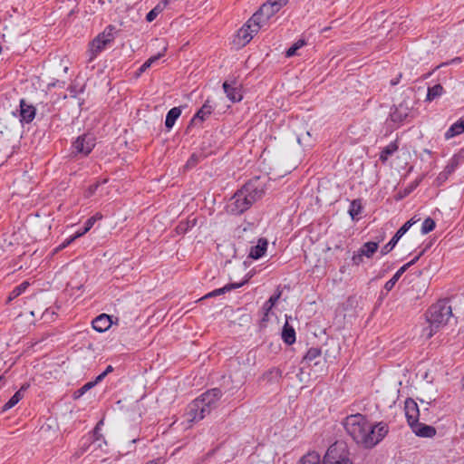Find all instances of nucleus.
<instances>
[{
    "label": "nucleus",
    "instance_id": "27",
    "mask_svg": "<svg viewBox=\"0 0 464 464\" xmlns=\"http://www.w3.org/2000/svg\"><path fill=\"white\" fill-rule=\"evenodd\" d=\"M168 5L167 0H162L152 10H150L146 15V20L148 22H152L166 7Z\"/></svg>",
    "mask_w": 464,
    "mask_h": 464
},
{
    "label": "nucleus",
    "instance_id": "43",
    "mask_svg": "<svg viewBox=\"0 0 464 464\" xmlns=\"http://www.w3.org/2000/svg\"><path fill=\"white\" fill-rule=\"evenodd\" d=\"M101 185L100 182H97V183H94L92 185H91L85 191H84V197L85 198H90L92 197L95 191L97 190V188H99V186Z\"/></svg>",
    "mask_w": 464,
    "mask_h": 464
},
{
    "label": "nucleus",
    "instance_id": "23",
    "mask_svg": "<svg viewBox=\"0 0 464 464\" xmlns=\"http://www.w3.org/2000/svg\"><path fill=\"white\" fill-rule=\"evenodd\" d=\"M180 114H181V110L179 107H174V108L170 109L168 111L166 120H165L166 128L171 129L174 126L177 119L180 116Z\"/></svg>",
    "mask_w": 464,
    "mask_h": 464
},
{
    "label": "nucleus",
    "instance_id": "59",
    "mask_svg": "<svg viewBox=\"0 0 464 464\" xmlns=\"http://www.w3.org/2000/svg\"><path fill=\"white\" fill-rule=\"evenodd\" d=\"M460 121H461V122H462V123H463V125H464V120H460Z\"/></svg>",
    "mask_w": 464,
    "mask_h": 464
},
{
    "label": "nucleus",
    "instance_id": "17",
    "mask_svg": "<svg viewBox=\"0 0 464 464\" xmlns=\"http://www.w3.org/2000/svg\"><path fill=\"white\" fill-rule=\"evenodd\" d=\"M268 242L266 238H259L257 244L251 247L249 257L258 259L264 256L266 251Z\"/></svg>",
    "mask_w": 464,
    "mask_h": 464
},
{
    "label": "nucleus",
    "instance_id": "53",
    "mask_svg": "<svg viewBox=\"0 0 464 464\" xmlns=\"http://www.w3.org/2000/svg\"><path fill=\"white\" fill-rule=\"evenodd\" d=\"M263 313L265 314V311H263ZM266 320H267V316H266V315L264 314V316H263V318H262V321H263V322H265V321H266Z\"/></svg>",
    "mask_w": 464,
    "mask_h": 464
},
{
    "label": "nucleus",
    "instance_id": "55",
    "mask_svg": "<svg viewBox=\"0 0 464 464\" xmlns=\"http://www.w3.org/2000/svg\"><path fill=\"white\" fill-rule=\"evenodd\" d=\"M70 243V241H68L67 243H63L61 247H64L66 245H68Z\"/></svg>",
    "mask_w": 464,
    "mask_h": 464
},
{
    "label": "nucleus",
    "instance_id": "28",
    "mask_svg": "<svg viewBox=\"0 0 464 464\" xmlns=\"http://www.w3.org/2000/svg\"><path fill=\"white\" fill-rule=\"evenodd\" d=\"M116 27L114 25L107 26L102 33L98 34L102 40H104L105 44L111 43L115 38Z\"/></svg>",
    "mask_w": 464,
    "mask_h": 464
},
{
    "label": "nucleus",
    "instance_id": "19",
    "mask_svg": "<svg viewBox=\"0 0 464 464\" xmlns=\"http://www.w3.org/2000/svg\"><path fill=\"white\" fill-rule=\"evenodd\" d=\"M213 111V106L209 101H207L198 111L194 115L191 122L203 121H205Z\"/></svg>",
    "mask_w": 464,
    "mask_h": 464
},
{
    "label": "nucleus",
    "instance_id": "32",
    "mask_svg": "<svg viewBox=\"0 0 464 464\" xmlns=\"http://www.w3.org/2000/svg\"><path fill=\"white\" fill-rule=\"evenodd\" d=\"M443 93V87L440 84H435L432 87L428 88V93L426 100L430 102L440 97Z\"/></svg>",
    "mask_w": 464,
    "mask_h": 464
},
{
    "label": "nucleus",
    "instance_id": "1",
    "mask_svg": "<svg viewBox=\"0 0 464 464\" xmlns=\"http://www.w3.org/2000/svg\"><path fill=\"white\" fill-rule=\"evenodd\" d=\"M343 426L349 436L359 445L371 449L377 445L388 433V426L383 422L372 425L361 414H352L343 420Z\"/></svg>",
    "mask_w": 464,
    "mask_h": 464
},
{
    "label": "nucleus",
    "instance_id": "26",
    "mask_svg": "<svg viewBox=\"0 0 464 464\" xmlns=\"http://www.w3.org/2000/svg\"><path fill=\"white\" fill-rule=\"evenodd\" d=\"M409 268V265H403L394 275L393 276L386 282V284L384 285V288L386 291H391L395 284L397 283V281L399 280V278L402 276V274Z\"/></svg>",
    "mask_w": 464,
    "mask_h": 464
},
{
    "label": "nucleus",
    "instance_id": "37",
    "mask_svg": "<svg viewBox=\"0 0 464 464\" xmlns=\"http://www.w3.org/2000/svg\"><path fill=\"white\" fill-rule=\"evenodd\" d=\"M362 211V203L359 199H354L351 202L350 208H349V214L352 217V218H354L356 216H358Z\"/></svg>",
    "mask_w": 464,
    "mask_h": 464
},
{
    "label": "nucleus",
    "instance_id": "47",
    "mask_svg": "<svg viewBox=\"0 0 464 464\" xmlns=\"http://www.w3.org/2000/svg\"><path fill=\"white\" fill-rule=\"evenodd\" d=\"M197 161H198V157L195 154H193L188 160L186 167L187 168L193 167L196 165Z\"/></svg>",
    "mask_w": 464,
    "mask_h": 464
},
{
    "label": "nucleus",
    "instance_id": "24",
    "mask_svg": "<svg viewBox=\"0 0 464 464\" xmlns=\"http://www.w3.org/2000/svg\"><path fill=\"white\" fill-rule=\"evenodd\" d=\"M167 51V47L164 46L162 51L160 52L158 54L151 56L149 58L138 70L137 75H140L142 72H144L147 69H149L152 63L157 62L160 57H162Z\"/></svg>",
    "mask_w": 464,
    "mask_h": 464
},
{
    "label": "nucleus",
    "instance_id": "5",
    "mask_svg": "<svg viewBox=\"0 0 464 464\" xmlns=\"http://www.w3.org/2000/svg\"><path fill=\"white\" fill-rule=\"evenodd\" d=\"M95 146V138L92 134H83L72 143V154L87 156Z\"/></svg>",
    "mask_w": 464,
    "mask_h": 464
},
{
    "label": "nucleus",
    "instance_id": "57",
    "mask_svg": "<svg viewBox=\"0 0 464 464\" xmlns=\"http://www.w3.org/2000/svg\"><path fill=\"white\" fill-rule=\"evenodd\" d=\"M301 140H302V138H301V137H298V138H297V140H298V142H299V143H301Z\"/></svg>",
    "mask_w": 464,
    "mask_h": 464
},
{
    "label": "nucleus",
    "instance_id": "3",
    "mask_svg": "<svg viewBox=\"0 0 464 464\" xmlns=\"http://www.w3.org/2000/svg\"><path fill=\"white\" fill-rule=\"evenodd\" d=\"M452 316V306L449 299H442L432 304L427 312V320L430 324L427 338H430L440 328L446 326Z\"/></svg>",
    "mask_w": 464,
    "mask_h": 464
},
{
    "label": "nucleus",
    "instance_id": "11",
    "mask_svg": "<svg viewBox=\"0 0 464 464\" xmlns=\"http://www.w3.org/2000/svg\"><path fill=\"white\" fill-rule=\"evenodd\" d=\"M404 411L410 427L419 421L420 411L418 404L413 399L408 398L405 401Z\"/></svg>",
    "mask_w": 464,
    "mask_h": 464
},
{
    "label": "nucleus",
    "instance_id": "10",
    "mask_svg": "<svg viewBox=\"0 0 464 464\" xmlns=\"http://www.w3.org/2000/svg\"><path fill=\"white\" fill-rule=\"evenodd\" d=\"M279 10L275 6V5L268 0L252 15L253 21L258 22L262 26L263 24L266 23Z\"/></svg>",
    "mask_w": 464,
    "mask_h": 464
},
{
    "label": "nucleus",
    "instance_id": "15",
    "mask_svg": "<svg viewBox=\"0 0 464 464\" xmlns=\"http://www.w3.org/2000/svg\"><path fill=\"white\" fill-rule=\"evenodd\" d=\"M92 324L95 331L103 333L111 326V316L106 314H102L92 321Z\"/></svg>",
    "mask_w": 464,
    "mask_h": 464
},
{
    "label": "nucleus",
    "instance_id": "25",
    "mask_svg": "<svg viewBox=\"0 0 464 464\" xmlns=\"http://www.w3.org/2000/svg\"><path fill=\"white\" fill-rule=\"evenodd\" d=\"M464 132V125L461 121L452 124L445 133V139L450 140Z\"/></svg>",
    "mask_w": 464,
    "mask_h": 464
},
{
    "label": "nucleus",
    "instance_id": "54",
    "mask_svg": "<svg viewBox=\"0 0 464 464\" xmlns=\"http://www.w3.org/2000/svg\"><path fill=\"white\" fill-rule=\"evenodd\" d=\"M397 83H398V81H397V80L392 81V85H395V84H397Z\"/></svg>",
    "mask_w": 464,
    "mask_h": 464
},
{
    "label": "nucleus",
    "instance_id": "61",
    "mask_svg": "<svg viewBox=\"0 0 464 464\" xmlns=\"http://www.w3.org/2000/svg\"><path fill=\"white\" fill-rule=\"evenodd\" d=\"M460 121H461V122H462V123H463V125H464V120H460Z\"/></svg>",
    "mask_w": 464,
    "mask_h": 464
},
{
    "label": "nucleus",
    "instance_id": "40",
    "mask_svg": "<svg viewBox=\"0 0 464 464\" xmlns=\"http://www.w3.org/2000/svg\"><path fill=\"white\" fill-rule=\"evenodd\" d=\"M281 375L282 372L278 368H273L265 373L264 378L268 379V381H277L281 378Z\"/></svg>",
    "mask_w": 464,
    "mask_h": 464
},
{
    "label": "nucleus",
    "instance_id": "36",
    "mask_svg": "<svg viewBox=\"0 0 464 464\" xmlns=\"http://www.w3.org/2000/svg\"><path fill=\"white\" fill-rule=\"evenodd\" d=\"M246 282V280L239 283V284H228L227 285H225L224 287H221V288H218V289H216L214 290V295H216V296L218 295H223L232 289H236V288H239L241 287Z\"/></svg>",
    "mask_w": 464,
    "mask_h": 464
},
{
    "label": "nucleus",
    "instance_id": "21",
    "mask_svg": "<svg viewBox=\"0 0 464 464\" xmlns=\"http://www.w3.org/2000/svg\"><path fill=\"white\" fill-rule=\"evenodd\" d=\"M26 390L25 386H23L19 391H17L10 400L3 406L2 411H6L15 406L24 397V392Z\"/></svg>",
    "mask_w": 464,
    "mask_h": 464
},
{
    "label": "nucleus",
    "instance_id": "38",
    "mask_svg": "<svg viewBox=\"0 0 464 464\" xmlns=\"http://www.w3.org/2000/svg\"><path fill=\"white\" fill-rule=\"evenodd\" d=\"M458 165L459 159L455 156L450 160V162L446 166L445 169L442 171V176H444V178L447 179L448 176L455 170Z\"/></svg>",
    "mask_w": 464,
    "mask_h": 464
},
{
    "label": "nucleus",
    "instance_id": "22",
    "mask_svg": "<svg viewBox=\"0 0 464 464\" xmlns=\"http://www.w3.org/2000/svg\"><path fill=\"white\" fill-rule=\"evenodd\" d=\"M282 339L287 344H293L295 342V329L287 322L283 327Z\"/></svg>",
    "mask_w": 464,
    "mask_h": 464
},
{
    "label": "nucleus",
    "instance_id": "30",
    "mask_svg": "<svg viewBox=\"0 0 464 464\" xmlns=\"http://www.w3.org/2000/svg\"><path fill=\"white\" fill-rule=\"evenodd\" d=\"M397 150H398V145L396 144V142L390 143L385 148H383V150H382V152L380 154V160L382 162L387 161L389 157L392 156Z\"/></svg>",
    "mask_w": 464,
    "mask_h": 464
},
{
    "label": "nucleus",
    "instance_id": "51",
    "mask_svg": "<svg viewBox=\"0 0 464 464\" xmlns=\"http://www.w3.org/2000/svg\"><path fill=\"white\" fill-rule=\"evenodd\" d=\"M215 296H216V295H214V291H212V292H209L208 294L205 295L200 299H198V301H201V300L207 299V298H210V297H215Z\"/></svg>",
    "mask_w": 464,
    "mask_h": 464
},
{
    "label": "nucleus",
    "instance_id": "8",
    "mask_svg": "<svg viewBox=\"0 0 464 464\" xmlns=\"http://www.w3.org/2000/svg\"><path fill=\"white\" fill-rule=\"evenodd\" d=\"M252 204L253 202L248 199L241 188L232 198V202L229 205V210L235 215H239L248 209Z\"/></svg>",
    "mask_w": 464,
    "mask_h": 464
},
{
    "label": "nucleus",
    "instance_id": "45",
    "mask_svg": "<svg viewBox=\"0 0 464 464\" xmlns=\"http://www.w3.org/2000/svg\"><path fill=\"white\" fill-rule=\"evenodd\" d=\"M113 371V367L111 365H108L104 372H102L101 374H99L96 379L100 382H102L107 374Z\"/></svg>",
    "mask_w": 464,
    "mask_h": 464
},
{
    "label": "nucleus",
    "instance_id": "9",
    "mask_svg": "<svg viewBox=\"0 0 464 464\" xmlns=\"http://www.w3.org/2000/svg\"><path fill=\"white\" fill-rule=\"evenodd\" d=\"M418 220L411 218L410 220L405 222L395 233L392 238L381 249V254L382 256L390 253L397 245L398 241L401 238V237L414 225Z\"/></svg>",
    "mask_w": 464,
    "mask_h": 464
},
{
    "label": "nucleus",
    "instance_id": "31",
    "mask_svg": "<svg viewBox=\"0 0 464 464\" xmlns=\"http://www.w3.org/2000/svg\"><path fill=\"white\" fill-rule=\"evenodd\" d=\"M29 285L30 284L28 281H24L22 284L14 287L13 291L10 293L7 302L9 303L12 300L15 299L16 297H18L20 295H22L27 289Z\"/></svg>",
    "mask_w": 464,
    "mask_h": 464
},
{
    "label": "nucleus",
    "instance_id": "33",
    "mask_svg": "<svg viewBox=\"0 0 464 464\" xmlns=\"http://www.w3.org/2000/svg\"><path fill=\"white\" fill-rule=\"evenodd\" d=\"M107 44H105L104 40H102L98 35L92 40L91 43V52L93 55H95L97 53L101 52Z\"/></svg>",
    "mask_w": 464,
    "mask_h": 464
},
{
    "label": "nucleus",
    "instance_id": "58",
    "mask_svg": "<svg viewBox=\"0 0 464 464\" xmlns=\"http://www.w3.org/2000/svg\"><path fill=\"white\" fill-rule=\"evenodd\" d=\"M148 464H156L154 461H150Z\"/></svg>",
    "mask_w": 464,
    "mask_h": 464
},
{
    "label": "nucleus",
    "instance_id": "2",
    "mask_svg": "<svg viewBox=\"0 0 464 464\" xmlns=\"http://www.w3.org/2000/svg\"><path fill=\"white\" fill-rule=\"evenodd\" d=\"M222 396V392L214 388L204 392L199 398L194 400L188 407V420L198 421L210 413L217 407L218 400Z\"/></svg>",
    "mask_w": 464,
    "mask_h": 464
},
{
    "label": "nucleus",
    "instance_id": "35",
    "mask_svg": "<svg viewBox=\"0 0 464 464\" xmlns=\"http://www.w3.org/2000/svg\"><path fill=\"white\" fill-rule=\"evenodd\" d=\"M279 297H280V293L270 296V298L264 304L262 310L265 311L266 316H268L269 312L271 311L273 306L276 304Z\"/></svg>",
    "mask_w": 464,
    "mask_h": 464
},
{
    "label": "nucleus",
    "instance_id": "46",
    "mask_svg": "<svg viewBox=\"0 0 464 464\" xmlns=\"http://www.w3.org/2000/svg\"><path fill=\"white\" fill-rule=\"evenodd\" d=\"M272 4L275 5V6L280 10L282 7H284L287 3L284 0H270Z\"/></svg>",
    "mask_w": 464,
    "mask_h": 464
},
{
    "label": "nucleus",
    "instance_id": "29",
    "mask_svg": "<svg viewBox=\"0 0 464 464\" xmlns=\"http://www.w3.org/2000/svg\"><path fill=\"white\" fill-rule=\"evenodd\" d=\"M298 464H320V455L315 451L308 452L300 459Z\"/></svg>",
    "mask_w": 464,
    "mask_h": 464
},
{
    "label": "nucleus",
    "instance_id": "4",
    "mask_svg": "<svg viewBox=\"0 0 464 464\" xmlns=\"http://www.w3.org/2000/svg\"><path fill=\"white\" fill-rule=\"evenodd\" d=\"M323 464H352L346 443L336 441L331 445L324 457Z\"/></svg>",
    "mask_w": 464,
    "mask_h": 464
},
{
    "label": "nucleus",
    "instance_id": "18",
    "mask_svg": "<svg viewBox=\"0 0 464 464\" xmlns=\"http://www.w3.org/2000/svg\"><path fill=\"white\" fill-rule=\"evenodd\" d=\"M321 350L319 348H310L304 357V362L311 365L314 363V366L321 364Z\"/></svg>",
    "mask_w": 464,
    "mask_h": 464
},
{
    "label": "nucleus",
    "instance_id": "34",
    "mask_svg": "<svg viewBox=\"0 0 464 464\" xmlns=\"http://www.w3.org/2000/svg\"><path fill=\"white\" fill-rule=\"evenodd\" d=\"M102 216L99 213H97L96 215L91 217L90 218L87 219V221L85 222L84 224V228H83V231L81 232V233H78L76 235V237H80V236H82L83 234L87 233L91 228L94 225V223L99 220V219H102Z\"/></svg>",
    "mask_w": 464,
    "mask_h": 464
},
{
    "label": "nucleus",
    "instance_id": "7",
    "mask_svg": "<svg viewBox=\"0 0 464 464\" xmlns=\"http://www.w3.org/2000/svg\"><path fill=\"white\" fill-rule=\"evenodd\" d=\"M241 188L253 203L261 198L265 193L264 186L260 182L259 178L249 180Z\"/></svg>",
    "mask_w": 464,
    "mask_h": 464
},
{
    "label": "nucleus",
    "instance_id": "48",
    "mask_svg": "<svg viewBox=\"0 0 464 464\" xmlns=\"http://www.w3.org/2000/svg\"><path fill=\"white\" fill-rule=\"evenodd\" d=\"M102 424V420L99 421L93 430V436L95 437V440H98L100 439V434H99V430H100V426Z\"/></svg>",
    "mask_w": 464,
    "mask_h": 464
},
{
    "label": "nucleus",
    "instance_id": "20",
    "mask_svg": "<svg viewBox=\"0 0 464 464\" xmlns=\"http://www.w3.org/2000/svg\"><path fill=\"white\" fill-rule=\"evenodd\" d=\"M379 247V242L369 241L364 243L359 251L362 255L367 258H372L373 255L377 252Z\"/></svg>",
    "mask_w": 464,
    "mask_h": 464
},
{
    "label": "nucleus",
    "instance_id": "13",
    "mask_svg": "<svg viewBox=\"0 0 464 464\" xmlns=\"http://www.w3.org/2000/svg\"><path fill=\"white\" fill-rule=\"evenodd\" d=\"M35 108L28 104L24 99L20 101V121L22 122L29 123L35 117Z\"/></svg>",
    "mask_w": 464,
    "mask_h": 464
},
{
    "label": "nucleus",
    "instance_id": "56",
    "mask_svg": "<svg viewBox=\"0 0 464 464\" xmlns=\"http://www.w3.org/2000/svg\"><path fill=\"white\" fill-rule=\"evenodd\" d=\"M424 151H425L426 153H428V154H430V150H424Z\"/></svg>",
    "mask_w": 464,
    "mask_h": 464
},
{
    "label": "nucleus",
    "instance_id": "60",
    "mask_svg": "<svg viewBox=\"0 0 464 464\" xmlns=\"http://www.w3.org/2000/svg\"><path fill=\"white\" fill-rule=\"evenodd\" d=\"M460 121H461V122H462V123H463V125H464V120H460Z\"/></svg>",
    "mask_w": 464,
    "mask_h": 464
},
{
    "label": "nucleus",
    "instance_id": "49",
    "mask_svg": "<svg viewBox=\"0 0 464 464\" xmlns=\"http://www.w3.org/2000/svg\"><path fill=\"white\" fill-rule=\"evenodd\" d=\"M423 252H420L416 257L412 258V260H411L410 262H408L406 265H409V267H411L412 265H414L418 259L420 258V256L422 255Z\"/></svg>",
    "mask_w": 464,
    "mask_h": 464
},
{
    "label": "nucleus",
    "instance_id": "42",
    "mask_svg": "<svg viewBox=\"0 0 464 464\" xmlns=\"http://www.w3.org/2000/svg\"><path fill=\"white\" fill-rule=\"evenodd\" d=\"M99 382L97 381V379H95L94 381L92 382H89L87 383H85L82 388H80L76 392V397H80L82 396V394H84L87 391H89L90 389H92V387H94Z\"/></svg>",
    "mask_w": 464,
    "mask_h": 464
},
{
    "label": "nucleus",
    "instance_id": "39",
    "mask_svg": "<svg viewBox=\"0 0 464 464\" xmlns=\"http://www.w3.org/2000/svg\"><path fill=\"white\" fill-rule=\"evenodd\" d=\"M435 221L431 218H427L421 226V233L428 234L435 228Z\"/></svg>",
    "mask_w": 464,
    "mask_h": 464
},
{
    "label": "nucleus",
    "instance_id": "14",
    "mask_svg": "<svg viewBox=\"0 0 464 464\" xmlns=\"http://www.w3.org/2000/svg\"><path fill=\"white\" fill-rule=\"evenodd\" d=\"M223 89L225 93L227 94V97L232 102H237L242 100V94L240 92V90L238 89L237 82H233L232 84L228 83L227 82H225L223 83Z\"/></svg>",
    "mask_w": 464,
    "mask_h": 464
},
{
    "label": "nucleus",
    "instance_id": "52",
    "mask_svg": "<svg viewBox=\"0 0 464 464\" xmlns=\"http://www.w3.org/2000/svg\"><path fill=\"white\" fill-rule=\"evenodd\" d=\"M446 179L444 178V176H442V172L440 173L439 177H438V180H445Z\"/></svg>",
    "mask_w": 464,
    "mask_h": 464
},
{
    "label": "nucleus",
    "instance_id": "16",
    "mask_svg": "<svg viewBox=\"0 0 464 464\" xmlns=\"http://www.w3.org/2000/svg\"><path fill=\"white\" fill-rule=\"evenodd\" d=\"M410 112V109L407 105L403 103H400L398 106H395L394 109L391 112V120L394 122H401L404 121Z\"/></svg>",
    "mask_w": 464,
    "mask_h": 464
},
{
    "label": "nucleus",
    "instance_id": "6",
    "mask_svg": "<svg viewBox=\"0 0 464 464\" xmlns=\"http://www.w3.org/2000/svg\"><path fill=\"white\" fill-rule=\"evenodd\" d=\"M262 26L258 22L253 21V17H251L246 24H245L238 31H237V38L240 44L246 45L249 43L253 36L258 33Z\"/></svg>",
    "mask_w": 464,
    "mask_h": 464
},
{
    "label": "nucleus",
    "instance_id": "41",
    "mask_svg": "<svg viewBox=\"0 0 464 464\" xmlns=\"http://www.w3.org/2000/svg\"><path fill=\"white\" fill-rule=\"evenodd\" d=\"M305 42L304 40H298L285 53L286 57L294 56L296 53V51L304 46Z\"/></svg>",
    "mask_w": 464,
    "mask_h": 464
},
{
    "label": "nucleus",
    "instance_id": "12",
    "mask_svg": "<svg viewBox=\"0 0 464 464\" xmlns=\"http://www.w3.org/2000/svg\"><path fill=\"white\" fill-rule=\"evenodd\" d=\"M412 432L421 438H432L436 435V429L433 426L421 422H416L411 426Z\"/></svg>",
    "mask_w": 464,
    "mask_h": 464
},
{
    "label": "nucleus",
    "instance_id": "50",
    "mask_svg": "<svg viewBox=\"0 0 464 464\" xmlns=\"http://www.w3.org/2000/svg\"><path fill=\"white\" fill-rule=\"evenodd\" d=\"M215 296H216V295H214V291H212V292H209L208 294L205 295L200 299H198V301H201V300L207 299V298H210V297H215Z\"/></svg>",
    "mask_w": 464,
    "mask_h": 464
},
{
    "label": "nucleus",
    "instance_id": "44",
    "mask_svg": "<svg viewBox=\"0 0 464 464\" xmlns=\"http://www.w3.org/2000/svg\"><path fill=\"white\" fill-rule=\"evenodd\" d=\"M352 262L354 266H360L363 262V256L359 250L353 255Z\"/></svg>",
    "mask_w": 464,
    "mask_h": 464
}]
</instances>
